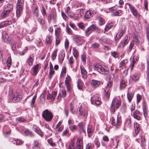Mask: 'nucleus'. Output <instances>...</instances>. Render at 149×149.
I'll return each instance as SVG.
<instances>
[{
    "mask_svg": "<svg viewBox=\"0 0 149 149\" xmlns=\"http://www.w3.org/2000/svg\"><path fill=\"white\" fill-rule=\"evenodd\" d=\"M41 11L42 13V14L43 15H46V13L45 10V8L43 6V5H42L41 6Z\"/></svg>",
    "mask_w": 149,
    "mask_h": 149,
    "instance_id": "57",
    "label": "nucleus"
},
{
    "mask_svg": "<svg viewBox=\"0 0 149 149\" xmlns=\"http://www.w3.org/2000/svg\"><path fill=\"white\" fill-rule=\"evenodd\" d=\"M78 111L79 114L80 115L82 118H86L88 116L87 111L82 107L81 106L79 109Z\"/></svg>",
    "mask_w": 149,
    "mask_h": 149,
    "instance_id": "12",
    "label": "nucleus"
},
{
    "mask_svg": "<svg viewBox=\"0 0 149 149\" xmlns=\"http://www.w3.org/2000/svg\"><path fill=\"white\" fill-rule=\"evenodd\" d=\"M41 144L38 141L34 140L33 143V149H38L41 146Z\"/></svg>",
    "mask_w": 149,
    "mask_h": 149,
    "instance_id": "24",
    "label": "nucleus"
},
{
    "mask_svg": "<svg viewBox=\"0 0 149 149\" xmlns=\"http://www.w3.org/2000/svg\"><path fill=\"white\" fill-rule=\"evenodd\" d=\"M143 110L144 116L145 117H146L148 116V112L147 107L146 105L143 106Z\"/></svg>",
    "mask_w": 149,
    "mask_h": 149,
    "instance_id": "44",
    "label": "nucleus"
},
{
    "mask_svg": "<svg viewBox=\"0 0 149 149\" xmlns=\"http://www.w3.org/2000/svg\"><path fill=\"white\" fill-rule=\"evenodd\" d=\"M11 24V22H3L0 23V28H3L4 26H5L8 25H9Z\"/></svg>",
    "mask_w": 149,
    "mask_h": 149,
    "instance_id": "36",
    "label": "nucleus"
},
{
    "mask_svg": "<svg viewBox=\"0 0 149 149\" xmlns=\"http://www.w3.org/2000/svg\"><path fill=\"white\" fill-rule=\"evenodd\" d=\"M40 68V65L39 64H38L34 66L32 68L31 71L33 72V75H36L38 72Z\"/></svg>",
    "mask_w": 149,
    "mask_h": 149,
    "instance_id": "14",
    "label": "nucleus"
},
{
    "mask_svg": "<svg viewBox=\"0 0 149 149\" xmlns=\"http://www.w3.org/2000/svg\"><path fill=\"white\" fill-rule=\"evenodd\" d=\"M42 116L45 120L49 122L52 119L53 115L50 111L46 109L42 112Z\"/></svg>",
    "mask_w": 149,
    "mask_h": 149,
    "instance_id": "3",
    "label": "nucleus"
},
{
    "mask_svg": "<svg viewBox=\"0 0 149 149\" xmlns=\"http://www.w3.org/2000/svg\"><path fill=\"white\" fill-rule=\"evenodd\" d=\"M33 129L34 131L41 137H43L44 133L36 125L33 126Z\"/></svg>",
    "mask_w": 149,
    "mask_h": 149,
    "instance_id": "15",
    "label": "nucleus"
},
{
    "mask_svg": "<svg viewBox=\"0 0 149 149\" xmlns=\"http://www.w3.org/2000/svg\"><path fill=\"white\" fill-rule=\"evenodd\" d=\"M33 14L34 16H38L39 15V10L37 6H36L33 9Z\"/></svg>",
    "mask_w": 149,
    "mask_h": 149,
    "instance_id": "35",
    "label": "nucleus"
},
{
    "mask_svg": "<svg viewBox=\"0 0 149 149\" xmlns=\"http://www.w3.org/2000/svg\"><path fill=\"white\" fill-rule=\"evenodd\" d=\"M125 31L123 29H121L116 35L115 39L118 40L120 39L125 32Z\"/></svg>",
    "mask_w": 149,
    "mask_h": 149,
    "instance_id": "25",
    "label": "nucleus"
},
{
    "mask_svg": "<svg viewBox=\"0 0 149 149\" xmlns=\"http://www.w3.org/2000/svg\"><path fill=\"white\" fill-rule=\"evenodd\" d=\"M9 13V12L3 9V11L1 15V16L3 18H5L8 16Z\"/></svg>",
    "mask_w": 149,
    "mask_h": 149,
    "instance_id": "41",
    "label": "nucleus"
},
{
    "mask_svg": "<svg viewBox=\"0 0 149 149\" xmlns=\"http://www.w3.org/2000/svg\"><path fill=\"white\" fill-rule=\"evenodd\" d=\"M34 57L33 55H31L28 58L26 61L28 65L30 66H32L33 63Z\"/></svg>",
    "mask_w": 149,
    "mask_h": 149,
    "instance_id": "23",
    "label": "nucleus"
},
{
    "mask_svg": "<svg viewBox=\"0 0 149 149\" xmlns=\"http://www.w3.org/2000/svg\"><path fill=\"white\" fill-rule=\"evenodd\" d=\"M88 28L92 32L93 30H96L97 28V27L95 24H93L91 25Z\"/></svg>",
    "mask_w": 149,
    "mask_h": 149,
    "instance_id": "52",
    "label": "nucleus"
},
{
    "mask_svg": "<svg viewBox=\"0 0 149 149\" xmlns=\"http://www.w3.org/2000/svg\"><path fill=\"white\" fill-rule=\"evenodd\" d=\"M25 134L27 135H30L31 136H33L34 135L31 132L29 131V130H26L24 131Z\"/></svg>",
    "mask_w": 149,
    "mask_h": 149,
    "instance_id": "59",
    "label": "nucleus"
},
{
    "mask_svg": "<svg viewBox=\"0 0 149 149\" xmlns=\"http://www.w3.org/2000/svg\"><path fill=\"white\" fill-rule=\"evenodd\" d=\"M147 60V70L146 80L148 83H149V58Z\"/></svg>",
    "mask_w": 149,
    "mask_h": 149,
    "instance_id": "28",
    "label": "nucleus"
},
{
    "mask_svg": "<svg viewBox=\"0 0 149 149\" xmlns=\"http://www.w3.org/2000/svg\"><path fill=\"white\" fill-rule=\"evenodd\" d=\"M141 145L143 147H144L146 146V140L145 138V137L143 136H141Z\"/></svg>",
    "mask_w": 149,
    "mask_h": 149,
    "instance_id": "48",
    "label": "nucleus"
},
{
    "mask_svg": "<svg viewBox=\"0 0 149 149\" xmlns=\"http://www.w3.org/2000/svg\"><path fill=\"white\" fill-rule=\"evenodd\" d=\"M94 70H96L100 73L107 75L109 73L108 69L105 66H103L99 63L95 64L93 65Z\"/></svg>",
    "mask_w": 149,
    "mask_h": 149,
    "instance_id": "1",
    "label": "nucleus"
},
{
    "mask_svg": "<svg viewBox=\"0 0 149 149\" xmlns=\"http://www.w3.org/2000/svg\"><path fill=\"white\" fill-rule=\"evenodd\" d=\"M112 84V82L111 81H109L107 86L104 89V95L107 97H109L110 95V88Z\"/></svg>",
    "mask_w": 149,
    "mask_h": 149,
    "instance_id": "10",
    "label": "nucleus"
},
{
    "mask_svg": "<svg viewBox=\"0 0 149 149\" xmlns=\"http://www.w3.org/2000/svg\"><path fill=\"white\" fill-rule=\"evenodd\" d=\"M112 118V124L113 125L116 126L117 127L120 125L121 120L120 117L119 118L118 116L116 120L114 119L113 118Z\"/></svg>",
    "mask_w": 149,
    "mask_h": 149,
    "instance_id": "17",
    "label": "nucleus"
},
{
    "mask_svg": "<svg viewBox=\"0 0 149 149\" xmlns=\"http://www.w3.org/2000/svg\"><path fill=\"white\" fill-rule=\"evenodd\" d=\"M130 140L129 139H128V136L126 137V139H125V143L124 144V149H126L128 146L129 145V142L130 141Z\"/></svg>",
    "mask_w": 149,
    "mask_h": 149,
    "instance_id": "38",
    "label": "nucleus"
},
{
    "mask_svg": "<svg viewBox=\"0 0 149 149\" xmlns=\"http://www.w3.org/2000/svg\"><path fill=\"white\" fill-rule=\"evenodd\" d=\"M76 145L77 147L74 148L73 144H70L68 149H83V143L82 139L81 138H79L78 139Z\"/></svg>",
    "mask_w": 149,
    "mask_h": 149,
    "instance_id": "6",
    "label": "nucleus"
},
{
    "mask_svg": "<svg viewBox=\"0 0 149 149\" xmlns=\"http://www.w3.org/2000/svg\"><path fill=\"white\" fill-rule=\"evenodd\" d=\"M111 54L113 57L115 58L118 56V53L115 51L111 52Z\"/></svg>",
    "mask_w": 149,
    "mask_h": 149,
    "instance_id": "61",
    "label": "nucleus"
},
{
    "mask_svg": "<svg viewBox=\"0 0 149 149\" xmlns=\"http://www.w3.org/2000/svg\"><path fill=\"white\" fill-rule=\"evenodd\" d=\"M74 40L76 44L77 45H80L81 44L83 41V40L81 37L77 36H76L74 38Z\"/></svg>",
    "mask_w": 149,
    "mask_h": 149,
    "instance_id": "22",
    "label": "nucleus"
},
{
    "mask_svg": "<svg viewBox=\"0 0 149 149\" xmlns=\"http://www.w3.org/2000/svg\"><path fill=\"white\" fill-rule=\"evenodd\" d=\"M77 86L78 88L79 89L81 90L82 88V84L81 81L80 79H79L78 80Z\"/></svg>",
    "mask_w": 149,
    "mask_h": 149,
    "instance_id": "50",
    "label": "nucleus"
},
{
    "mask_svg": "<svg viewBox=\"0 0 149 149\" xmlns=\"http://www.w3.org/2000/svg\"><path fill=\"white\" fill-rule=\"evenodd\" d=\"M13 9V6L12 4L8 3L4 6L3 10L9 13L11 12Z\"/></svg>",
    "mask_w": 149,
    "mask_h": 149,
    "instance_id": "16",
    "label": "nucleus"
},
{
    "mask_svg": "<svg viewBox=\"0 0 149 149\" xmlns=\"http://www.w3.org/2000/svg\"><path fill=\"white\" fill-rule=\"evenodd\" d=\"M52 131L50 129H48L46 131V135L47 136H50L52 134Z\"/></svg>",
    "mask_w": 149,
    "mask_h": 149,
    "instance_id": "58",
    "label": "nucleus"
},
{
    "mask_svg": "<svg viewBox=\"0 0 149 149\" xmlns=\"http://www.w3.org/2000/svg\"><path fill=\"white\" fill-rule=\"evenodd\" d=\"M71 81V78L70 76L68 75H67L65 78V84L67 88V90L68 92H70L71 89L70 82Z\"/></svg>",
    "mask_w": 149,
    "mask_h": 149,
    "instance_id": "9",
    "label": "nucleus"
},
{
    "mask_svg": "<svg viewBox=\"0 0 149 149\" xmlns=\"http://www.w3.org/2000/svg\"><path fill=\"white\" fill-rule=\"evenodd\" d=\"M87 132L88 137H91L92 135L94 132V130L92 128L91 125H89L88 126Z\"/></svg>",
    "mask_w": 149,
    "mask_h": 149,
    "instance_id": "21",
    "label": "nucleus"
},
{
    "mask_svg": "<svg viewBox=\"0 0 149 149\" xmlns=\"http://www.w3.org/2000/svg\"><path fill=\"white\" fill-rule=\"evenodd\" d=\"M56 95L57 93L56 92H54L52 93V95L50 94H48L47 96V99L48 100H54Z\"/></svg>",
    "mask_w": 149,
    "mask_h": 149,
    "instance_id": "29",
    "label": "nucleus"
},
{
    "mask_svg": "<svg viewBox=\"0 0 149 149\" xmlns=\"http://www.w3.org/2000/svg\"><path fill=\"white\" fill-rule=\"evenodd\" d=\"M127 80L123 78L120 83V88L121 89H124L126 86Z\"/></svg>",
    "mask_w": 149,
    "mask_h": 149,
    "instance_id": "27",
    "label": "nucleus"
},
{
    "mask_svg": "<svg viewBox=\"0 0 149 149\" xmlns=\"http://www.w3.org/2000/svg\"><path fill=\"white\" fill-rule=\"evenodd\" d=\"M116 98H113L110 107L111 111L113 113L115 111V107L116 108H118L120 105V100H118L116 101Z\"/></svg>",
    "mask_w": 149,
    "mask_h": 149,
    "instance_id": "5",
    "label": "nucleus"
},
{
    "mask_svg": "<svg viewBox=\"0 0 149 149\" xmlns=\"http://www.w3.org/2000/svg\"><path fill=\"white\" fill-rule=\"evenodd\" d=\"M141 113L139 110H136L133 113V116L136 119L139 120L141 119Z\"/></svg>",
    "mask_w": 149,
    "mask_h": 149,
    "instance_id": "20",
    "label": "nucleus"
},
{
    "mask_svg": "<svg viewBox=\"0 0 149 149\" xmlns=\"http://www.w3.org/2000/svg\"><path fill=\"white\" fill-rule=\"evenodd\" d=\"M11 58L10 56L8 57L7 61V65L8 69H9L11 65Z\"/></svg>",
    "mask_w": 149,
    "mask_h": 149,
    "instance_id": "47",
    "label": "nucleus"
},
{
    "mask_svg": "<svg viewBox=\"0 0 149 149\" xmlns=\"http://www.w3.org/2000/svg\"><path fill=\"white\" fill-rule=\"evenodd\" d=\"M100 45L98 43L94 42L91 44V47L93 48H97L99 47Z\"/></svg>",
    "mask_w": 149,
    "mask_h": 149,
    "instance_id": "60",
    "label": "nucleus"
},
{
    "mask_svg": "<svg viewBox=\"0 0 149 149\" xmlns=\"http://www.w3.org/2000/svg\"><path fill=\"white\" fill-rule=\"evenodd\" d=\"M126 5L129 6L130 11L133 15L136 17H139V14L138 13V10L134 6L129 3H126Z\"/></svg>",
    "mask_w": 149,
    "mask_h": 149,
    "instance_id": "8",
    "label": "nucleus"
},
{
    "mask_svg": "<svg viewBox=\"0 0 149 149\" xmlns=\"http://www.w3.org/2000/svg\"><path fill=\"white\" fill-rule=\"evenodd\" d=\"M60 30L61 29L60 28H56V29L55 31L56 37L59 38L61 35Z\"/></svg>",
    "mask_w": 149,
    "mask_h": 149,
    "instance_id": "37",
    "label": "nucleus"
},
{
    "mask_svg": "<svg viewBox=\"0 0 149 149\" xmlns=\"http://www.w3.org/2000/svg\"><path fill=\"white\" fill-rule=\"evenodd\" d=\"M134 131L136 134H137L140 130L139 124L137 123H134Z\"/></svg>",
    "mask_w": 149,
    "mask_h": 149,
    "instance_id": "33",
    "label": "nucleus"
},
{
    "mask_svg": "<svg viewBox=\"0 0 149 149\" xmlns=\"http://www.w3.org/2000/svg\"><path fill=\"white\" fill-rule=\"evenodd\" d=\"M24 2L23 0H18L17 3L16 16L18 18L21 15L23 9Z\"/></svg>",
    "mask_w": 149,
    "mask_h": 149,
    "instance_id": "2",
    "label": "nucleus"
},
{
    "mask_svg": "<svg viewBox=\"0 0 149 149\" xmlns=\"http://www.w3.org/2000/svg\"><path fill=\"white\" fill-rule=\"evenodd\" d=\"M52 41V37L50 36H47L46 38V43L47 45H50Z\"/></svg>",
    "mask_w": 149,
    "mask_h": 149,
    "instance_id": "39",
    "label": "nucleus"
},
{
    "mask_svg": "<svg viewBox=\"0 0 149 149\" xmlns=\"http://www.w3.org/2000/svg\"><path fill=\"white\" fill-rule=\"evenodd\" d=\"M134 47V43L133 42H131L130 44V46L128 48L127 50V52L129 53L131 52V50Z\"/></svg>",
    "mask_w": 149,
    "mask_h": 149,
    "instance_id": "62",
    "label": "nucleus"
},
{
    "mask_svg": "<svg viewBox=\"0 0 149 149\" xmlns=\"http://www.w3.org/2000/svg\"><path fill=\"white\" fill-rule=\"evenodd\" d=\"M90 100L91 103L93 104L99 105L101 104V102L99 97V95L97 94H95L92 96Z\"/></svg>",
    "mask_w": 149,
    "mask_h": 149,
    "instance_id": "7",
    "label": "nucleus"
},
{
    "mask_svg": "<svg viewBox=\"0 0 149 149\" xmlns=\"http://www.w3.org/2000/svg\"><path fill=\"white\" fill-rule=\"evenodd\" d=\"M78 126L81 128V133L84 132L85 133V131L84 130L83 127L84 126V124L83 122H81L79 123L78 124Z\"/></svg>",
    "mask_w": 149,
    "mask_h": 149,
    "instance_id": "42",
    "label": "nucleus"
},
{
    "mask_svg": "<svg viewBox=\"0 0 149 149\" xmlns=\"http://www.w3.org/2000/svg\"><path fill=\"white\" fill-rule=\"evenodd\" d=\"M28 50V48L27 47H25L22 51H18L17 53H18L20 55H23L24 54L25 52H26Z\"/></svg>",
    "mask_w": 149,
    "mask_h": 149,
    "instance_id": "51",
    "label": "nucleus"
},
{
    "mask_svg": "<svg viewBox=\"0 0 149 149\" xmlns=\"http://www.w3.org/2000/svg\"><path fill=\"white\" fill-rule=\"evenodd\" d=\"M131 121L130 119H127L125 123V125L128 127H131Z\"/></svg>",
    "mask_w": 149,
    "mask_h": 149,
    "instance_id": "54",
    "label": "nucleus"
},
{
    "mask_svg": "<svg viewBox=\"0 0 149 149\" xmlns=\"http://www.w3.org/2000/svg\"><path fill=\"white\" fill-rule=\"evenodd\" d=\"M123 14V12L121 10H119L114 12L112 14L113 16H120Z\"/></svg>",
    "mask_w": 149,
    "mask_h": 149,
    "instance_id": "46",
    "label": "nucleus"
},
{
    "mask_svg": "<svg viewBox=\"0 0 149 149\" xmlns=\"http://www.w3.org/2000/svg\"><path fill=\"white\" fill-rule=\"evenodd\" d=\"M96 12L94 11L88 10L86 12L84 16L86 18L88 19L91 17Z\"/></svg>",
    "mask_w": 149,
    "mask_h": 149,
    "instance_id": "19",
    "label": "nucleus"
},
{
    "mask_svg": "<svg viewBox=\"0 0 149 149\" xmlns=\"http://www.w3.org/2000/svg\"><path fill=\"white\" fill-rule=\"evenodd\" d=\"M146 29L147 38L149 42V27H146Z\"/></svg>",
    "mask_w": 149,
    "mask_h": 149,
    "instance_id": "64",
    "label": "nucleus"
},
{
    "mask_svg": "<svg viewBox=\"0 0 149 149\" xmlns=\"http://www.w3.org/2000/svg\"><path fill=\"white\" fill-rule=\"evenodd\" d=\"M2 38L5 42H7L8 40V36L7 33L5 31H3L2 33Z\"/></svg>",
    "mask_w": 149,
    "mask_h": 149,
    "instance_id": "34",
    "label": "nucleus"
},
{
    "mask_svg": "<svg viewBox=\"0 0 149 149\" xmlns=\"http://www.w3.org/2000/svg\"><path fill=\"white\" fill-rule=\"evenodd\" d=\"M134 96V94L129 91H128L127 93V98L129 103H130L131 100Z\"/></svg>",
    "mask_w": 149,
    "mask_h": 149,
    "instance_id": "31",
    "label": "nucleus"
},
{
    "mask_svg": "<svg viewBox=\"0 0 149 149\" xmlns=\"http://www.w3.org/2000/svg\"><path fill=\"white\" fill-rule=\"evenodd\" d=\"M79 27L81 29L84 30L85 27V26L84 24L81 22H79L77 24Z\"/></svg>",
    "mask_w": 149,
    "mask_h": 149,
    "instance_id": "49",
    "label": "nucleus"
},
{
    "mask_svg": "<svg viewBox=\"0 0 149 149\" xmlns=\"http://www.w3.org/2000/svg\"><path fill=\"white\" fill-rule=\"evenodd\" d=\"M65 57V54L64 52H62L61 54V56H59V60L60 62H62L64 60Z\"/></svg>",
    "mask_w": 149,
    "mask_h": 149,
    "instance_id": "45",
    "label": "nucleus"
},
{
    "mask_svg": "<svg viewBox=\"0 0 149 149\" xmlns=\"http://www.w3.org/2000/svg\"><path fill=\"white\" fill-rule=\"evenodd\" d=\"M91 84L93 87H97L100 85V82L99 81L93 79L91 80Z\"/></svg>",
    "mask_w": 149,
    "mask_h": 149,
    "instance_id": "26",
    "label": "nucleus"
},
{
    "mask_svg": "<svg viewBox=\"0 0 149 149\" xmlns=\"http://www.w3.org/2000/svg\"><path fill=\"white\" fill-rule=\"evenodd\" d=\"M119 140L116 138H111L110 139V146L114 149H117L118 148Z\"/></svg>",
    "mask_w": 149,
    "mask_h": 149,
    "instance_id": "11",
    "label": "nucleus"
},
{
    "mask_svg": "<svg viewBox=\"0 0 149 149\" xmlns=\"http://www.w3.org/2000/svg\"><path fill=\"white\" fill-rule=\"evenodd\" d=\"M55 71L53 68L49 69V75L48 78L49 79H51L52 76L54 74Z\"/></svg>",
    "mask_w": 149,
    "mask_h": 149,
    "instance_id": "43",
    "label": "nucleus"
},
{
    "mask_svg": "<svg viewBox=\"0 0 149 149\" xmlns=\"http://www.w3.org/2000/svg\"><path fill=\"white\" fill-rule=\"evenodd\" d=\"M81 72L82 75V77L84 80L86 79L87 77V72L83 65H81L80 66Z\"/></svg>",
    "mask_w": 149,
    "mask_h": 149,
    "instance_id": "13",
    "label": "nucleus"
},
{
    "mask_svg": "<svg viewBox=\"0 0 149 149\" xmlns=\"http://www.w3.org/2000/svg\"><path fill=\"white\" fill-rule=\"evenodd\" d=\"M22 91L19 89H17L13 95L12 101L14 102H16L22 99Z\"/></svg>",
    "mask_w": 149,
    "mask_h": 149,
    "instance_id": "4",
    "label": "nucleus"
},
{
    "mask_svg": "<svg viewBox=\"0 0 149 149\" xmlns=\"http://www.w3.org/2000/svg\"><path fill=\"white\" fill-rule=\"evenodd\" d=\"M57 50L56 49L54 51L52 54V59L53 60H54V59L56 58L57 56Z\"/></svg>",
    "mask_w": 149,
    "mask_h": 149,
    "instance_id": "56",
    "label": "nucleus"
},
{
    "mask_svg": "<svg viewBox=\"0 0 149 149\" xmlns=\"http://www.w3.org/2000/svg\"><path fill=\"white\" fill-rule=\"evenodd\" d=\"M128 42V36H126L125 38L124 39L120 42L119 46L123 48L127 45Z\"/></svg>",
    "mask_w": 149,
    "mask_h": 149,
    "instance_id": "18",
    "label": "nucleus"
},
{
    "mask_svg": "<svg viewBox=\"0 0 149 149\" xmlns=\"http://www.w3.org/2000/svg\"><path fill=\"white\" fill-rule=\"evenodd\" d=\"M38 21L39 22L40 24L43 25L45 24L44 20L41 18V16L39 15L38 16H34Z\"/></svg>",
    "mask_w": 149,
    "mask_h": 149,
    "instance_id": "32",
    "label": "nucleus"
},
{
    "mask_svg": "<svg viewBox=\"0 0 149 149\" xmlns=\"http://www.w3.org/2000/svg\"><path fill=\"white\" fill-rule=\"evenodd\" d=\"M98 19L99 20V25L102 26L105 24V21L102 17H98Z\"/></svg>",
    "mask_w": 149,
    "mask_h": 149,
    "instance_id": "40",
    "label": "nucleus"
},
{
    "mask_svg": "<svg viewBox=\"0 0 149 149\" xmlns=\"http://www.w3.org/2000/svg\"><path fill=\"white\" fill-rule=\"evenodd\" d=\"M138 59V58L136 56H134L132 59L131 63V71H132L133 69V67L134 66V64L136 61Z\"/></svg>",
    "mask_w": 149,
    "mask_h": 149,
    "instance_id": "30",
    "label": "nucleus"
},
{
    "mask_svg": "<svg viewBox=\"0 0 149 149\" xmlns=\"http://www.w3.org/2000/svg\"><path fill=\"white\" fill-rule=\"evenodd\" d=\"M36 98V96H34L32 99L31 103V107L32 108H33L34 107V104L35 103Z\"/></svg>",
    "mask_w": 149,
    "mask_h": 149,
    "instance_id": "55",
    "label": "nucleus"
},
{
    "mask_svg": "<svg viewBox=\"0 0 149 149\" xmlns=\"http://www.w3.org/2000/svg\"><path fill=\"white\" fill-rule=\"evenodd\" d=\"M48 142L50 146L52 147L56 146V144L52 141V138H50L48 140Z\"/></svg>",
    "mask_w": 149,
    "mask_h": 149,
    "instance_id": "53",
    "label": "nucleus"
},
{
    "mask_svg": "<svg viewBox=\"0 0 149 149\" xmlns=\"http://www.w3.org/2000/svg\"><path fill=\"white\" fill-rule=\"evenodd\" d=\"M139 77V76L137 73H135L133 75V77H132V79L134 80H138Z\"/></svg>",
    "mask_w": 149,
    "mask_h": 149,
    "instance_id": "63",
    "label": "nucleus"
}]
</instances>
